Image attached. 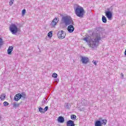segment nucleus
Here are the masks:
<instances>
[{
	"label": "nucleus",
	"instance_id": "f03ea898",
	"mask_svg": "<svg viewBox=\"0 0 126 126\" xmlns=\"http://www.w3.org/2000/svg\"><path fill=\"white\" fill-rule=\"evenodd\" d=\"M75 13L78 17H83L84 16V9L83 7L78 5L77 7H74Z\"/></svg>",
	"mask_w": 126,
	"mask_h": 126
},
{
	"label": "nucleus",
	"instance_id": "39448f33",
	"mask_svg": "<svg viewBox=\"0 0 126 126\" xmlns=\"http://www.w3.org/2000/svg\"><path fill=\"white\" fill-rule=\"evenodd\" d=\"M9 30L13 35H16L18 32V27L14 24H11L9 27Z\"/></svg>",
	"mask_w": 126,
	"mask_h": 126
},
{
	"label": "nucleus",
	"instance_id": "c756f323",
	"mask_svg": "<svg viewBox=\"0 0 126 126\" xmlns=\"http://www.w3.org/2000/svg\"><path fill=\"white\" fill-rule=\"evenodd\" d=\"M13 1H14V0H10L9 2V5H12V4H13Z\"/></svg>",
	"mask_w": 126,
	"mask_h": 126
},
{
	"label": "nucleus",
	"instance_id": "473e14b6",
	"mask_svg": "<svg viewBox=\"0 0 126 126\" xmlns=\"http://www.w3.org/2000/svg\"><path fill=\"white\" fill-rule=\"evenodd\" d=\"M60 16H61L62 18L64 17V16H63V15L60 14Z\"/></svg>",
	"mask_w": 126,
	"mask_h": 126
},
{
	"label": "nucleus",
	"instance_id": "aec40b11",
	"mask_svg": "<svg viewBox=\"0 0 126 126\" xmlns=\"http://www.w3.org/2000/svg\"><path fill=\"white\" fill-rule=\"evenodd\" d=\"M0 99L1 101H3L5 99V95H4V94H2L0 95Z\"/></svg>",
	"mask_w": 126,
	"mask_h": 126
},
{
	"label": "nucleus",
	"instance_id": "f3484780",
	"mask_svg": "<svg viewBox=\"0 0 126 126\" xmlns=\"http://www.w3.org/2000/svg\"><path fill=\"white\" fill-rule=\"evenodd\" d=\"M102 125L101 121L96 120L94 123V126H102Z\"/></svg>",
	"mask_w": 126,
	"mask_h": 126
},
{
	"label": "nucleus",
	"instance_id": "f257e3e1",
	"mask_svg": "<svg viewBox=\"0 0 126 126\" xmlns=\"http://www.w3.org/2000/svg\"><path fill=\"white\" fill-rule=\"evenodd\" d=\"M95 37L94 38L91 39L89 41L88 37H86L83 38V40L86 41V42H87V43H88V44L89 45L90 47L95 48V47H97V46H98V44H99V41L104 38V37L101 36L100 33H95Z\"/></svg>",
	"mask_w": 126,
	"mask_h": 126
},
{
	"label": "nucleus",
	"instance_id": "393cba45",
	"mask_svg": "<svg viewBox=\"0 0 126 126\" xmlns=\"http://www.w3.org/2000/svg\"><path fill=\"white\" fill-rule=\"evenodd\" d=\"M52 77H54V78H57V77H58V74L56 73H53L52 74Z\"/></svg>",
	"mask_w": 126,
	"mask_h": 126
},
{
	"label": "nucleus",
	"instance_id": "9b49d317",
	"mask_svg": "<svg viewBox=\"0 0 126 126\" xmlns=\"http://www.w3.org/2000/svg\"><path fill=\"white\" fill-rule=\"evenodd\" d=\"M20 99H21L20 93L17 94L14 97V101H16V102L19 101Z\"/></svg>",
	"mask_w": 126,
	"mask_h": 126
},
{
	"label": "nucleus",
	"instance_id": "7c9ffc66",
	"mask_svg": "<svg viewBox=\"0 0 126 126\" xmlns=\"http://www.w3.org/2000/svg\"><path fill=\"white\" fill-rule=\"evenodd\" d=\"M93 63L95 65H97V63L96 62V61L93 60Z\"/></svg>",
	"mask_w": 126,
	"mask_h": 126
},
{
	"label": "nucleus",
	"instance_id": "4be33fe9",
	"mask_svg": "<svg viewBox=\"0 0 126 126\" xmlns=\"http://www.w3.org/2000/svg\"><path fill=\"white\" fill-rule=\"evenodd\" d=\"M71 120H73V121H74L75 120H76V116L75 115H71Z\"/></svg>",
	"mask_w": 126,
	"mask_h": 126
},
{
	"label": "nucleus",
	"instance_id": "dca6fc26",
	"mask_svg": "<svg viewBox=\"0 0 126 126\" xmlns=\"http://www.w3.org/2000/svg\"><path fill=\"white\" fill-rule=\"evenodd\" d=\"M20 95L21 99L22 98V100H25V99H26V94L25 93L23 92L21 94H20Z\"/></svg>",
	"mask_w": 126,
	"mask_h": 126
},
{
	"label": "nucleus",
	"instance_id": "2f4dec72",
	"mask_svg": "<svg viewBox=\"0 0 126 126\" xmlns=\"http://www.w3.org/2000/svg\"><path fill=\"white\" fill-rule=\"evenodd\" d=\"M121 77L123 79V78H124V73H121Z\"/></svg>",
	"mask_w": 126,
	"mask_h": 126
},
{
	"label": "nucleus",
	"instance_id": "2eb2a0df",
	"mask_svg": "<svg viewBox=\"0 0 126 126\" xmlns=\"http://www.w3.org/2000/svg\"><path fill=\"white\" fill-rule=\"evenodd\" d=\"M13 51V47L9 46L7 49V54L8 55H11V53Z\"/></svg>",
	"mask_w": 126,
	"mask_h": 126
},
{
	"label": "nucleus",
	"instance_id": "f8f14e48",
	"mask_svg": "<svg viewBox=\"0 0 126 126\" xmlns=\"http://www.w3.org/2000/svg\"><path fill=\"white\" fill-rule=\"evenodd\" d=\"M21 104H22V101L19 103H17V102H15L13 103V107L14 108V109H16V108H18L20 105H21Z\"/></svg>",
	"mask_w": 126,
	"mask_h": 126
},
{
	"label": "nucleus",
	"instance_id": "9d476101",
	"mask_svg": "<svg viewBox=\"0 0 126 126\" xmlns=\"http://www.w3.org/2000/svg\"><path fill=\"white\" fill-rule=\"evenodd\" d=\"M67 126H75V124H74V121L72 120H68L66 122Z\"/></svg>",
	"mask_w": 126,
	"mask_h": 126
},
{
	"label": "nucleus",
	"instance_id": "1a4fd4ad",
	"mask_svg": "<svg viewBox=\"0 0 126 126\" xmlns=\"http://www.w3.org/2000/svg\"><path fill=\"white\" fill-rule=\"evenodd\" d=\"M67 30L69 33H72L74 31V27L73 25H70L68 26Z\"/></svg>",
	"mask_w": 126,
	"mask_h": 126
},
{
	"label": "nucleus",
	"instance_id": "5701e85b",
	"mask_svg": "<svg viewBox=\"0 0 126 126\" xmlns=\"http://www.w3.org/2000/svg\"><path fill=\"white\" fill-rule=\"evenodd\" d=\"M38 110H39L40 113H45V112L43 111H44V109H43V108H42V107H39V108H38Z\"/></svg>",
	"mask_w": 126,
	"mask_h": 126
},
{
	"label": "nucleus",
	"instance_id": "4468645a",
	"mask_svg": "<svg viewBox=\"0 0 126 126\" xmlns=\"http://www.w3.org/2000/svg\"><path fill=\"white\" fill-rule=\"evenodd\" d=\"M99 121L101 122V125H104V126L107 125V122H108L107 119H103V118H99Z\"/></svg>",
	"mask_w": 126,
	"mask_h": 126
},
{
	"label": "nucleus",
	"instance_id": "72a5a7b5",
	"mask_svg": "<svg viewBox=\"0 0 126 126\" xmlns=\"http://www.w3.org/2000/svg\"><path fill=\"white\" fill-rule=\"evenodd\" d=\"M57 82H59V79H56Z\"/></svg>",
	"mask_w": 126,
	"mask_h": 126
},
{
	"label": "nucleus",
	"instance_id": "0eeeda50",
	"mask_svg": "<svg viewBox=\"0 0 126 126\" xmlns=\"http://www.w3.org/2000/svg\"><path fill=\"white\" fill-rule=\"evenodd\" d=\"M58 22H59V18L56 17L54 18L50 24L51 27H55V26L57 25Z\"/></svg>",
	"mask_w": 126,
	"mask_h": 126
},
{
	"label": "nucleus",
	"instance_id": "bb28decb",
	"mask_svg": "<svg viewBox=\"0 0 126 126\" xmlns=\"http://www.w3.org/2000/svg\"><path fill=\"white\" fill-rule=\"evenodd\" d=\"M48 109H49V106H45V107L43 109L44 113H46V112H47V111H48Z\"/></svg>",
	"mask_w": 126,
	"mask_h": 126
},
{
	"label": "nucleus",
	"instance_id": "7ed1b4c3",
	"mask_svg": "<svg viewBox=\"0 0 126 126\" xmlns=\"http://www.w3.org/2000/svg\"><path fill=\"white\" fill-rule=\"evenodd\" d=\"M62 21L63 23H64L66 26H68V25H74L73 20L72 18L69 16H66L62 18Z\"/></svg>",
	"mask_w": 126,
	"mask_h": 126
},
{
	"label": "nucleus",
	"instance_id": "ddd939ff",
	"mask_svg": "<svg viewBox=\"0 0 126 126\" xmlns=\"http://www.w3.org/2000/svg\"><path fill=\"white\" fill-rule=\"evenodd\" d=\"M58 123H60L61 124H63L64 123V118L63 116H60L58 119Z\"/></svg>",
	"mask_w": 126,
	"mask_h": 126
},
{
	"label": "nucleus",
	"instance_id": "423d86ee",
	"mask_svg": "<svg viewBox=\"0 0 126 126\" xmlns=\"http://www.w3.org/2000/svg\"><path fill=\"white\" fill-rule=\"evenodd\" d=\"M65 35H66V33H65V32L63 31H60L57 33L59 39H64V38H65Z\"/></svg>",
	"mask_w": 126,
	"mask_h": 126
},
{
	"label": "nucleus",
	"instance_id": "cd10ccee",
	"mask_svg": "<svg viewBox=\"0 0 126 126\" xmlns=\"http://www.w3.org/2000/svg\"><path fill=\"white\" fill-rule=\"evenodd\" d=\"M46 103H47V101H46V98H44L42 101V105H44V104H46Z\"/></svg>",
	"mask_w": 126,
	"mask_h": 126
},
{
	"label": "nucleus",
	"instance_id": "412c9836",
	"mask_svg": "<svg viewBox=\"0 0 126 126\" xmlns=\"http://www.w3.org/2000/svg\"><path fill=\"white\" fill-rule=\"evenodd\" d=\"M47 36L49 38H52V37H53V31L49 32Z\"/></svg>",
	"mask_w": 126,
	"mask_h": 126
},
{
	"label": "nucleus",
	"instance_id": "c85d7f7f",
	"mask_svg": "<svg viewBox=\"0 0 126 126\" xmlns=\"http://www.w3.org/2000/svg\"><path fill=\"white\" fill-rule=\"evenodd\" d=\"M3 105L4 106H8V105H9V103L8 102H7V101H4L3 103Z\"/></svg>",
	"mask_w": 126,
	"mask_h": 126
},
{
	"label": "nucleus",
	"instance_id": "a878e982",
	"mask_svg": "<svg viewBox=\"0 0 126 126\" xmlns=\"http://www.w3.org/2000/svg\"><path fill=\"white\" fill-rule=\"evenodd\" d=\"M25 13H26V10L24 9L22 11V14L23 16H24V15H25Z\"/></svg>",
	"mask_w": 126,
	"mask_h": 126
},
{
	"label": "nucleus",
	"instance_id": "b1692460",
	"mask_svg": "<svg viewBox=\"0 0 126 126\" xmlns=\"http://www.w3.org/2000/svg\"><path fill=\"white\" fill-rule=\"evenodd\" d=\"M3 45V41L2 40V38L0 37V47Z\"/></svg>",
	"mask_w": 126,
	"mask_h": 126
},
{
	"label": "nucleus",
	"instance_id": "6e6552de",
	"mask_svg": "<svg viewBox=\"0 0 126 126\" xmlns=\"http://www.w3.org/2000/svg\"><path fill=\"white\" fill-rule=\"evenodd\" d=\"M81 61L82 63L86 64L87 63H89L90 60L89 58H88V57L82 56Z\"/></svg>",
	"mask_w": 126,
	"mask_h": 126
},
{
	"label": "nucleus",
	"instance_id": "a211bd4d",
	"mask_svg": "<svg viewBox=\"0 0 126 126\" xmlns=\"http://www.w3.org/2000/svg\"><path fill=\"white\" fill-rule=\"evenodd\" d=\"M102 21L103 23H107V18L104 16H102Z\"/></svg>",
	"mask_w": 126,
	"mask_h": 126
},
{
	"label": "nucleus",
	"instance_id": "20e7f679",
	"mask_svg": "<svg viewBox=\"0 0 126 126\" xmlns=\"http://www.w3.org/2000/svg\"><path fill=\"white\" fill-rule=\"evenodd\" d=\"M113 7L111 6L110 8H107V11H105L104 13L105 16L108 18V20H112L113 19Z\"/></svg>",
	"mask_w": 126,
	"mask_h": 126
},
{
	"label": "nucleus",
	"instance_id": "6ab92c4d",
	"mask_svg": "<svg viewBox=\"0 0 126 126\" xmlns=\"http://www.w3.org/2000/svg\"><path fill=\"white\" fill-rule=\"evenodd\" d=\"M64 107L67 110H68V109H70V104L68 103H65L64 104Z\"/></svg>",
	"mask_w": 126,
	"mask_h": 126
}]
</instances>
